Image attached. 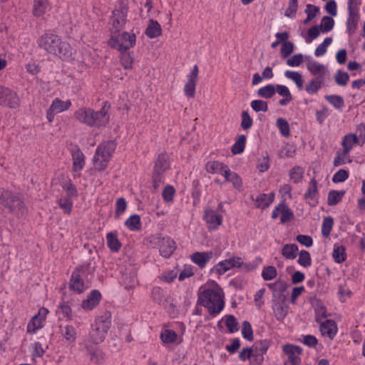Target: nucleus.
Instances as JSON below:
<instances>
[{
  "label": "nucleus",
  "instance_id": "obj_1",
  "mask_svg": "<svg viewBox=\"0 0 365 365\" xmlns=\"http://www.w3.org/2000/svg\"><path fill=\"white\" fill-rule=\"evenodd\" d=\"M38 45L48 53L58 56L63 61L72 58L74 50L71 45L53 34H44L38 39Z\"/></svg>",
  "mask_w": 365,
  "mask_h": 365
},
{
  "label": "nucleus",
  "instance_id": "obj_2",
  "mask_svg": "<svg viewBox=\"0 0 365 365\" xmlns=\"http://www.w3.org/2000/svg\"><path fill=\"white\" fill-rule=\"evenodd\" d=\"M198 304L206 307L211 315L219 314L224 308L223 292L217 285L207 288L200 293Z\"/></svg>",
  "mask_w": 365,
  "mask_h": 365
},
{
  "label": "nucleus",
  "instance_id": "obj_3",
  "mask_svg": "<svg viewBox=\"0 0 365 365\" xmlns=\"http://www.w3.org/2000/svg\"><path fill=\"white\" fill-rule=\"evenodd\" d=\"M0 204L8 212L17 217L26 215V207L21 195L10 190H3L0 195Z\"/></svg>",
  "mask_w": 365,
  "mask_h": 365
},
{
  "label": "nucleus",
  "instance_id": "obj_4",
  "mask_svg": "<svg viewBox=\"0 0 365 365\" xmlns=\"http://www.w3.org/2000/svg\"><path fill=\"white\" fill-rule=\"evenodd\" d=\"M110 313L106 312L103 315L98 317L92 325L89 332L88 341L93 344H99L106 338L108 329L110 327Z\"/></svg>",
  "mask_w": 365,
  "mask_h": 365
},
{
  "label": "nucleus",
  "instance_id": "obj_5",
  "mask_svg": "<svg viewBox=\"0 0 365 365\" xmlns=\"http://www.w3.org/2000/svg\"><path fill=\"white\" fill-rule=\"evenodd\" d=\"M117 146L115 140H108L101 143L96 151L93 157V163L96 170H104L110 160Z\"/></svg>",
  "mask_w": 365,
  "mask_h": 365
},
{
  "label": "nucleus",
  "instance_id": "obj_6",
  "mask_svg": "<svg viewBox=\"0 0 365 365\" xmlns=\"http://www.w3.org/2000/svg\"><path fill=\"white\" fill-rule=\"evenodd\" d=\"M135 41L136 36L135 34L128 32L118 34L115 31L108 41V44L111 48L119 51H127L135 46Z\"/></svg>",
  "mask_w": 365,
  "mask_h": 365
},
{
  "label": "nucleus",
  "instance_id": "obj_7",
  "mask_svg": "<svg viewBox=\"0 0 365 365\" xmlns=\"http://www.w3.org/2000/svg\"><path fill=\"white\" fill-rule=\"evenodd\" d=\"M89 265L80 266L73 272L70 282L69 287L71 289L81 293L86 289L83 278L86 277V273L88 270Z\"/></svg>",
  "mask_w": 365,
  "mask_h": 365
},
{
  "label": "nucleus",
  "instance_id": "obj_8",
  "mask_svg": "<svg viewBox=\"0 0 365 365\" xmlns=\"http://www.w3.org/2000/svg\"><path fill=\"white\" fill-rule=\"evenodd\" d=\"M128 9L126 0H120L113 11L112 24L116 32L122 29L125 24Z\"/></svg>",
  "mask_w": 365,
  "mask_h": 365
},
{
  "label": "nucleus",
  "instance_id": "obj_9",
  "mask_svg": "<svg viewBox=\"0 0 365 365\" xmlns=\"http://www.w3.org/2000/svg\"><path fill=\"white\" fill-rule=\"evenodd\" d=\"M268 287L272 289L273 297L279 302H285L287 295L285 294L287 284L283 280L278 279L274 283L267 284Z\"/></svg>",
  "mask_w": 365,
  "mask_h": 365
},
{
  "label": "nucleus",
  "instance_id": "obj_10",
  "mask_svg": "<svg viewBox=\"0 0 365 365\" xmlns=\"http://www.w3.org/2000/svg\"><path fill=\"white\" fill-rule=\"evenodd\" d=\"M0 106L16 108L20 106V99L15 91L6 87L1 98Z\"/></svg>",
  "mask_w": 365,
  "mask_h": 365
},
{
  "label": "nucleus",
  "instance_id": "obj_11",
  "mask_svg": "<svg viewBox=\"0 0 365 365\" xmlns=\"http://www.w3.org/2000/svg\"><path fill=\"white\" fill-rule=\"evenodd\" d=\"M0 106L16 108L20 106V99L15 91L6 87L1 98Z\"/></svg>",
  "mask_w": 365,
  "mask_h": 365
},
{
  "label": "nucleus",
  "instance_id": "obj_12",
  "mask_svg": "<svg viewBox=\"0 0 365 365\" xmlns=\"http://www.w3.org/2000/svg\"><path fill=\"white\" fill-rule=\"evenodd\" d=\"M109 106H107L106 102L103 106L98 111L93 110L92 118L93 123H91V127H101L105 126L109 121V115H108Z\"/></svg>",
  "mask_w": 365,
  "mask_h": 365
},
{
  "label": "nucleus",
  "instance_id": "obj_13",
  "mask_svg": "<svg viewBox=\"0 0 365 365\" xmlns=\"http://www.w3.org/2000/svg\"><path fill=\"white\" fill-rule=\"evenodd\" d=\"M242 265L243 261L241 257H233L220 262L216 267V272L219 274H222L233 267H241Z\"/></svg>",
  "mask_w": 365,
  "mask_h": 365
},
{
  "label": "nucleus",
  "instance_id": "obj_14",
  "mask_svg": "<svg viewBox=\"0 0 365 365\" xmlns=\"http://www.w3.org/2000/svg\"><path fill=\"white\" fill-rule=\"evenodd\" d=\"M84 346L86 350V354L92 363L101 364L104 361L105 354L96 344L91 345L85 342Z\"/></svg>",
  "mask_w": 365,
  "mask_h": 365
},
{
  "label": "nucleus",
  "instance_id": "obj_15",
  "mask_svg": "<svg viewBox=\"0 0 365 365\" xmlns=\"http://www.w3.org/2000/svg\"><path fill=\"white\" fill-rule=\"evenodd\" d=\"M198 66L195 65L191 73L188 75V81L185 85L184 91L185 95L189 98H193L195 94V86L198 76Z\"/></svg>",
  "mask_w": 365,
  "mask_h": 365
},
{
  "label": "nucleus",
  "instance_id": "obj_16",
  "mask_svg": "<svg viewBox=\"0 0 365 365\" xmlns=\"http://www.w3.org/2000/svg\"><path fill=\"white\" fill-rule=\"evenodd\" d=\"M203 219L205 220L209 230H216L222 222V216L217 214L211 209H206Z\"/></svg>",
  "mask_w": 365,
  "mask_h": 365
},
{
  "label": "nucleus",
  "instance_id": "obj_17",
  "mask_svg": "<svg viewBox=\"0 0 365 365\" xmlns=\"http://www.w3.org/2000/svg\"><path fill=\"white\" fill-rule=\"evenodd\" d=\"M284 354L288 356V359L292 365H299L301 359L299 355L302 354V349L295 345L286 344L282 347Z\"/></svg>",
  "mask_w": 365,
  "mask_h": 365
},
{
  "label": "nucleus",
  "instance_id": "obj_18",
  "mask_svg": "<svg viewBox=\"0 0 365 365\" xmlns=\"http://www.w3.org/2000/svg\"><path fill=\"white\" fill-rule=\"evenodd\" d=\"M71 156L73 171L77 173L83 170L85 166V155L78 146H76L71 150Z\"/></svg>",
  "mask_w": 365,
  "mask_h": 365
},
{
  "label": "nucleus",
  "instance_id": "obj_19",
  "mask_svg": "<svg viewBox=\"0 0 365 365\" xmlns=\"http://www.w3.org/2000/svg\"><path fill=\"white\" fill-rule=\"evenodd\" d=\"M317 195V182L315 178H312L310 180L309 187L304 194V199L307 201L309 205L314 207L318 204Z\"/></svg>",
  "mask_w": 365,
  "mask_h": 365
},
{
  "label": "nucleus",
  "instance_id": "obj_20",
  "mask_svg": "<svg viewBox=\"0 0 365 365\" xmlns=\"http://www.w3.org/2000/svg\"><path fill=\"white\" fill-rule=\"evenodd\" d=\"M307 68L319 79L325 80V76L329 73L327 66L317 61H309L307 63Z\"/></svg>",
  "mask_w": 365,
  "mask_h": 365
},
{
  "label": "nucleus",
  "instance_id": "obj_21",
  "mask_svg": "<svg viewBox=\"0 0 365 365\" xmlns=\"http://www.w3.org/2000/svg\"><path fill=\"white\" fill-rule=\"evenodd\" d=\"M93 110L90 108H81L75 112L74 117L80 123L91 126V123H93L92 118Z\"/></svg>",
  "mask_w": 365,
  "mask_h": 365
},
{
  "label": "nucleus",
  "instance_id": "obj_22",
  "mask_svg": "<svg viewBox=\"0 0 365 365\" xmlns=\"http://www.w3.org/2000/svg\"><path fill=\"white\" fill-rule=\"evenodd\" d=\"M251 198L255 202L254 205L256 207L264 210L268 207L274 201V194L273 192H271L269 195L265 193H260L258 194L255 198L253 195H252Z\"/></svg>",
  "mask_w": 365,
  "mask_h": 365
},
{
  "label": "nucleus",
  "instance_id": "obj_23",
  "mask_svg": "<svg viewBox=\"0 0 365 365\" xmlns=\"http://www.w3.org/2000/svg\"><path fill=\"white\" fill-rule=\"evenodd\" d=\"M169 168V155L167 153H162L158 155L153 173L163 175L164 172L167 170Z\"/></svg>",
  "mask_w": 365,
  "mask_h": 365
},
{
  "label": "nucleus",
  "instance_id": "obj_24",
  "mask_svg": "<svg viewBox=\"0 0 365 365\" xmlns=\"http://www.w3.org/2000/svg\"><path fill=\"white\" fill-rule=\"evenodd\" d=\"M205 169L209 173L220 174L225 176L228 172L229 167L222 162L214 160L207 162Z\"/></svg>",
  "mask_w": 365,
  "mask_h": 365
},
{
  "label": "nucleus",
  "instance_id": "obj_25",
  "mask_svg": "<svg viewBox=\"0 0 365 365\" xmlns=\"http://www.w3.org/2000/svg\"><path fill=\"white\" fill-rule=\"evenodd\" d=\"M175 250V242L170 237L163 238L159 245V251L160 255L168 258L169 257Z\"/></svg>",
  "mask_w": 365,
  "mask_h": 365
},
{
  "label": "nucleus",
  "instance_id": "obj_26",
  "mask_svg": "<svg viewBox=\"0 0 365 365\" xmlns=\"http://www.w3.org/2000/svg\"><path fill=\"white\" fill-rule=\"evenodd\" d=\"M320 331L322 335H327L331 339H334L336 332L337 327L336 324L334 320L327 319L324 322L321 321Z\"/></svg>",
  "mask_w": 365,
  "mask_h": 365
},
{
  "label": "nucleus",
  "instance_id": "obj_27",
  "mask_svg": "<svg viewBox=\"0 0 365 365\" xmlns=\"http://www.w3.org/2000/svg\"><path fill=\"white\" fill-rule=\"evenodd\" d=\"M212 257V252H196L191 255V259L200 268H204Z\"/></svg>",
  "mask_w": 365,
  "mask_h": 365
},
{
  "label": "nucleus",
  "instance_id": "obj_28",
  "mask_svg": "<svg viewBox=\"0 0 365 365\" xmlns=\"http://www.w3.org/2000/svg\"><path fill=\"white\" fill-rule=\"evenodd\" d=\"M101 298V293L98 290H93L87 299L83 301L82 307L84 309L91 310L99 304Z\"/></svg>",
  "mask_w": 365,
  "mask_h": 365
},
{
  "label": "nucleus",
  "instance_id": "obj_29",
  "mask_svg": "<svg viewBox=\"0 0 365 365\" xmlns=\"http://www.w3.org/2000/svg\"><path fill=\"white\" fill-rule=\"evenodd\" d=\"M359 143L356 135L349 133L345 135L341 140V146L344 150V155H349L353 147Z\"/></svg>",
  "mask_w": 365,
  "mask_h": 365
},
{
  "label": "nucleus",
  "instance_id": "obj_30",
  "mask_svg": "<svg viewBox=\"0 0 365 365\" xmlns=\"http://www.w3.org/2000/svg\"><path fill=\"white\" fill-rule=\"evenodd\" d=\"M60 330L62 336L69 344L76 342L77 338V331L72 325L60 326Z\"/></svg>",
  "mask_w": 365,
  "mask_h": 365
},
{
  "label": "nucleus",
  "instance_id": "obj_31",
  "mask_svg": "<svg viewBox=\"0 0 365 365\" xmlns=\"http://www.w3.org/2000/svg\"><path fill=\"white\" fill-rule=\"evenodd\" d=\"M162 34L161 26L157 21L150 20L145 30V34L150 38H156Z\"/></svg>",
  "mask_w": 365,
  "mask_h": 365
},
{
  "label": "nucleus",
  "instance_id": "obj_32",
  "mask_svg": "<svg viewBox=\"0 0 365 365\" xmlns=\"http://www.w3.org/2000/svg\"><path fill=\"white\" fill-rule=\"evenodd\" d=\"M71 106V101L70 100L64 101L57 98L53 101L50 107L51 108L52 110L56 111V113H59L69 109Z\"/></svg>",
  "mask_w": 365,
  "mask_h": 365
},
{
  "label": "nucleus",
  "instance_id": "obj_33",
  "mask_svg": "<svg viewBox=\"0 0 365 365\" xmlns=\"http://www.w3.org/2000/svg\"><path fill=\"white\" fill-rule=\"evenodd\" d=\"M359 20V11H349V18L347 19L346 28L350 35L355 32Z\"/></svg>",
  "mask_w": 365,
  "mask_h": 365
},
{
  "label": "nucleus",
  "instance_id": "obj_34",
  "mask_svg": "<svg viewBox=\"0 0 365 365\" xmlns=\"http://www.w3.org/2000/svg\"><path fill=\"white\" fill-rule=\"evenodd\" d=\"M315 311V320L317 322H321L327 317V309L319 299H315L313 304Z\"/></svg>",
  "mask_w": 365,
  "mask_h": 365
},
{
  "label": "nucleus",
  "instance_id": "obj_35",
  "mask_svg": "<svg viewBox=\"0 0 365 365\" xmlns=\"http://www.w3.org/2000/svg\"><path fill=\"white\" fill-rule=\"evenodd\" d=\"M48 5V0H34L33 14L36 17H40L46 13Z\"/></svg>",
  "mask_w": 365,
  "mask_h": 365
},
{
  "label": "nucleus",
  "instance_id": "obj_36",
  "mask_svg": "<svg viewBox=\"0 0 365 365\" xmlns=\"http://www.w3.org/2000/svg\"><path fill=\"white\" fill-rule=\"evenodd\" d=\"M225 181L232 182L235 188L240 190L242 186V181L241 178L236 173L232 172L230 169L227 173L225 174Z\"/></svg>",
  "mask_w": 365,
  "mask_h": 365
},
{
  "label": "nucleus",
  "instance_id": "obj_37",
  "mask_svg": "<svg viewBox=\"0 0 365 365\" xmlns=\"http://www.w3.org/2000/svg\"><path fill=\"white\" fill-rule=\"evenodd\" d=\"M298 251V247L295 244H287L282 249V255L289 259L296 258Z\"/></svg>",
  "mask_w": 365,
  "mask_h": 365
},
{
  "label": "nucleus",
  "instance_id": "obj_38",
  "mask_svg": "<svg viewBox=\"0 0 365 365\" xmlns=\"http://www.w3.org/2000/svg\"><path fill=\"white\" fill-rule=\"evenodd\" d=\"M107 245L112 252H118L120 247L121 243L118 240L115 233L112 232H108L106 235Z\"/></svg>",
  "mask_w": 365,
  "mask_h": 365
},
{
  "label": "nucleus",
  "instance_id": "obj_39",
  "mask_svg": "<svg viewBox=\"0 0 365 365\" xmlns=\"http://www.w3.org/2000/svg\"><path fill=\"white\" fill-rule=\"evenodd\" d=\"M325 80L314 78L311 80L305 86V91L309 94H315L322 88Z\"/></svg>",
  "mask_w": 365,
  "mask_h": 365
},
{
  "label": "nucleus",
  "instance_id": "obj_40",
  "mask_svg": "<svg viewBox=\"0 0 365 365\" xmlns=\"http://www.w3.org/2000/svg\"><path fill=\"white\" fill-rule=\"evenodd\" d=\"M284 302H277L273 306L274 312L276 319L279 321H282L285 318L288 312V307L284 305Z\"/></svg>",
  "mask_w": 365,
  "mask_h": 365
},
{
  "label": "nucleus",
  "instance_id": "obj_41",
  "mask_svg": "<svg viewBox=\"0 0 365 365\" xmlns=\"http://www.w3.org/2000/svg\"><path fill=\"white\" fill-rule=\"evenodd\" d=\"M344 194L345 192L344 190H331L328 194L327 204L329 206H334L338 204L342 200Z\"/></svg>",
  "mask_w": 365,
  "mask_h": 365
},
{
  "label": "nucleus",
  "instance_id": "obj_42",
  "mask_svg": "<svg viewBox=\"0 0 365 365\" xmlns=\"http://www.w3.org/2000/svg\"><path fill=\"white\" fill-rule=\"evenodd\" d=\"M125 226L132 231L139 230L141 228L140 217L138 215H131L125 222Z\"/></svg>",
  "mask_w": 365,
  "mask_h": 365
},
{
  "label": "nucleus",
  "instance_id": "obj_43",
  "mask_svg": "<svg viewBox=\"0 0 365 365\" xmlns=\"http://www.w3.org/2000/svg\"><path fill=\"white\" fill-rule=\"evenodd\" d=\"M177 333L172 329H165L160 334V339L164 344H173L177 341Z\"/></svg>",
  "mask_w": 365,
  "mask_h": 365
},
{
  "label": "nucleus",
  "instance_id": "obj_44",
  "mask_svg": "<svg viewBox=\"0 0 365 365\" xmlns=\"http://www.w3.org/2000/svg\"><path fill=\"white\" fill-rule=\"evenodd\" d=\"M284 75L287 78L292 80L299 90L302 89L304 81L302 75L299 72L287 71Z\"/></svg>",
  "mask_w": 365,
  "mask_h": 365
},
{
  "label": "nucleus",
  "instance_id": "obj_45",
  "mask_svg": "<svg viewBox=\"0 0 365 365\" xmlns=\"http://www.w3.org/2000/svg\"><path fill=\"white\" fill-rule=\"evenodd\" d=\"M275 93V86L272 84L262 87L257 91L258 96L264 98H271Z\"/></svg>",
  "mask_w": 365,
  "mask_h": 365
},
{
  "label": "nucleus",
  "instance_id": "obj_46",
  "mask_svg": "<svg viewBox=\"0 0 365 365\" xmlns=\"http://www.w3.org/2000/svg\"><path fill=\"white\" fill-rule=\"evenodd\" d=\"M325 99L336 109H341L344 106V98L340 96L328 95L325 96Z\"/></svg>",
  "mask_w": 365,
  "mask_h": 365
},
{
  "label": "nucleus",
  "instance_id": "obj_47",
  "mask_svg": "<svg viewBox=\"0 0 365 365\" xmlns=\"http://www.w3.org/2000/svg\"><path fill=\"white\" fill-rule=\"evenodd\" d=\"M269 346V343L267 340L264 341H256L253 346H252V349L253 350V352L257 354H260L261 355H264Z\"/></svg>",
  "mask_w": 365,
  "mask_h": 365
},
{
  "label": "nucleus",
  "instance_id": "obj_48",
  "mask_svg": "<svg viewBox=\"0 0 365 365\" xmlns=\"http://www.w3.org/2000/svg\"><path fill=\"white\" fill-rule=\"evenodd\" d=\"M246 143V136L241 135L239 136L237 140L232 147V153L233 154H240L244 151Z\"/></svg>",
  "mask_w": 365,
  "mask_h": 365
},
{
  "label": "nucleus",
  "instance_id": "obj_49",
  "mask_svg": "<svg viewBox=\"0 0 365 365\" xmlns=\"http://www.w3.org/2000/svg\"><path fill=\"white\" fill-rule=\"evenodd\" d=\"M276 124L283 136L288 137L290 135L289 125L287 120L279 118L277 119Z\"/></svg>",
  "mask_w": 365,
  "mask_h": 365
},
{
  "label": "nucleus",
  "instance_id": "obj_50",
  "mask_svg": "<svg viewBox=\"0 0 365 365\" xmlns=\"http://www.w3.org/2000/svg\"><path fill=\"white\" fill-rule=\"evenodd\" d=\"M334 220L331 217H327L324 219L322 226V234L324 237H328L332 230Z\"/></svg>",
  "mask_w": 365,
  "mask_h": 365
},
{
  "label": "nucleus",
  "instance_id": "obj_51",
  "mask_svg": "<svg viewBox=\"0 0 365 365\" xmlns=\"http://www.w3.org/2000/svg\"><path fill=\"white\" fill-rule=\"evenodd\" d=\"M121 53V64L125 69H132L133 64V58L130 53L127 51H120Z\"/></svg>",
  "mask_w": 365,
  "mask_h": 365
},
{
  "label": "nucleus",
  "instance_id": "obj_52",
  "mask_svg": "<svg viewBox=\"0 0 365 365\" xmlns=\"http://www.w3.org/2000/svg\"><path fill=\"white\" fill-rule=\"evenodd\" d=\"M297 262L302 267H309L312 264V258L309 252L307 250L300 251Z\"/></svg>",
  "mask_w": 365,
  "mask_h": 365
},
{
  "label": "nucleus",
  "instance_id": "obj_53",
  "mask_svg": "<svg viewBox=\"0 0 365 365\" xmlns=\"http://www.w3.org/2000/svg\"><path fill=\"white\" fill-rule=\"evenodd\" d=\"M42 322L41 319H38V316L33 317L27 325V331L34 334L37 329L43 327Z\"/></svg>",
  "mask_w": 365,
  "mask_h": 365
},
{
  "label": "nucleus",
  "instance_id": "obj_54",
  "mask_svg": "<svg viewBox=\"0 0 365 365\" xmlns=\"http://www.w3.org/2000/svg\"><path fill=\"white\" fill-rule=\"evenodd\" d=\"M277 275V272L274 266H267L263 268L262 277L264 280L269 281L274 279Z\"/></svg>",
  "mask_w": 365,
  "mask_h": 365
},
{
  "label": "nucleus",
  "instance_id": "obj_55",
  "mask_svg": "<svg viewBox=\"0 0 365 365\" xmlns=\"http://www.w3.org/2000/svg\"><path fill=\"white\" fill-rule=\"evenodd\" d=\"M334 25V19L330 16H324L322 19L321 24L319 26L321 31L327 33L332 30Z\"/></svg>",
  "mask_w": 365,
  "mask_h": 365
},
{
  "label": "nucleus",
  "instance_id": "obj_56",
  "mask_svg": "<svg viewBox=\"0 0 365 365\" xmlns=\"http://www.w3.org/2000/svg\"><path fill=\"white\" fill-rule=\"evenodd\" d=\"M60 208L63 210L66 214L69 215L72 211L73 202L70 197H61L58 200Z\"/></svg>",
  "mask_w": 365,
  "mask_h": 365
},
{
  "label": "nucleus",
  "instance_id": "obj_57",
  "mask_svg": "<svg viewBox=\"0 0 365 365\" xmlns=\"http://www.w3.org/2000/svg\"><path fill=\"white\" fill-rule=\"evenodd\" d=\"M225 325L230 333H234L239 330V324L233 315H227L226 317Z\"/></svg>",
  "mask_w": 365,
  "mask_h": 365
},
{
  "label": "nucleus",
  "instance_id": "obj_58",
  "mask_svg": "<svg viewBox=\"0 0 365 365\" xmlns=\"http://www.w3.org/2000/svg\"><path fill=\"white\" fill-rule=\"evenodd\" d=\"M334 80L338 86H345L349 80V76L348 73L339 70L334 76Z\"/></svg>",
  "mask_w": 365,
  "mask_h": 365
},
{
  "label": "nucleus",
  "instance_id": "obj_59",
  "mask_svg": "<svg viewBox=\"0 0 365 365\" xmlns=\"http://www.w3.org/2000/svg\"><path fill=\"white\" fill-rule=\"evenodd\" d=\"M333 258L337 263H341L346 259L345 248L343 246H338L334 249Z\"/></svg>",
  "mask_w": 365,
  "mask_h": 365
},
{
  "label": "nucleus",
  "instance_id": "obj_60",
  "mask_svg": "<svg viewBox=\"0 0 365 365\" xmlns=\"http://www.w3.org/2000/svg\"><path fill=\"white\" fill-rule=\"evenodd\" d=\"M242 334L245 339L251 341L253 340V331L250 323L247 321L242 322Z\"/></svg>",
  "mask_w": 365,
  "mask_h": 365
},
{
  "label": "nucleus",
  "instance_id": "obj_61",
  "mask_svg": "<svg viewBox=\"0 0 365 365\" xmlns=\"http://www.w3.org/2000/svg\"><path fill=\"white\" fill-rule=\"evenodd\" d=\"M303 174L304 171L302 168L298 166L294 167L289 172L290 178L294 181V183L301 182L303 178Z\"/></svg>",
  "mask_w": 365,
  "mask_h": 365
},
{
  "label": "nucleus",
  "instance_id": "obj_62",
  "mask_svg": "<svg viewBox=\"0 0 365 365\" xmlns=\"http://www.w3.org/2000/svg\"><path fill=\"white\" fill-rule=\"evenodd\" d=\"M331 41H332V38L331 37L326 38L324 40L323 43H322L317 47V48L314 51L315 56H323L327 52V47L331 44Z\"/></svg>",
  "mask_w": 365,
  "mask_h": 365
},
{
  "label": "nucleus",
  "instance_id": "obj_63",
  "mask_svg": "<svg viewBox=\"0 0 365 365\" xmlns=\"http://www.w3.org/2000/svg\"><path fill=\"white\" fill-rule=\"evenodd\" d=\"M251 108L255 112L263 111L266 112L268 110L267 103L262 100H254L250 103Z\"/></svg>",
  "mask_w": 365,
  "mask_h": 365
},
{
  "label": "nucleus",
  "instance_id": "obj_64",
  "mask_svg": "<svg viewBox=\"0 0 365 365\" xmlns=\"http://www.w3.org/2000/svg\"><path fill=\"white\" fill-rule=\"evenodd\" d=\"M281 215L280 221L282 223H285L294 218L293 212L285 203L282 206Z\"/></svg>",
  "mask_w": 365,
  "mask_h": 365
}]
</instances>
